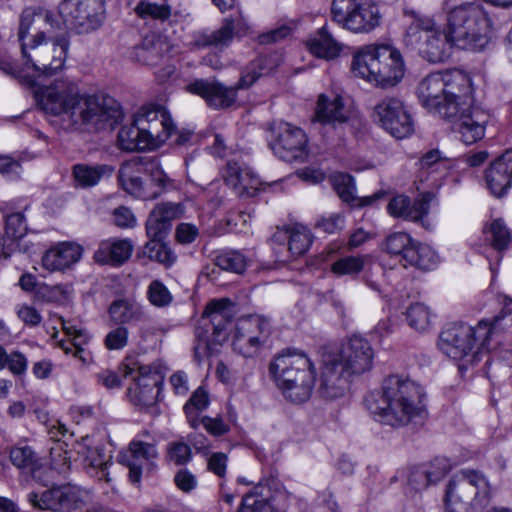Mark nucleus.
I'll use <instances>...</instances> for the list:
<instances>
[{"label":"nucleus","mask_w":512,"mask_h":512,"mask_svg":"<svg viewBox=\"0 0 512 512\" xmlns=\"http://www.w3.org/2000/svg\"><path fill=\"white\" fill-rule=\"evenodd\" d=\"M497 317H506V319L502 321V327L497 335L491 337L490 348L487 351L494 352L501 361L512 367V336L510 334L502 335L506 327H512V303L505 307L502 315Z\"/></svg>","instance_id":"40"},{"label":"nucleus","mask_w":512,"mask_h":512,"mask_svg":"<svg viewBox=\"0 0 512 512\" xmlns=\"http://www.w3.org/2000/svg\"><path fill=\"white\" fill-rule=\"evenodd\" d=\"M23 64L39 76L64 69L70 40L66 27L50 10L25 9L18 29Z\"/></svg>","instance_id":"2"},{"label":"nucleus","mask_w":512,"mask_h":512,"mask_svg":"<svg viewBox=\"0 0 512 512\" xmlns=\"http://www.w3.org/2000/svg\"><path fill=\"white\" fill-rule=\"evenodd\" d=\"M184 213L180 203L160 202L150 211L146 220L147 237L167 235L172 227V222L179 219Z\"/></svg>","instance_id":"25"},{"label":"nucleus","mask_w":512,"mask_h":512,"mask_svg":"<svg viewBox=\"0 0 512 512\" xmlns=\"http://www.w3.org/2000/svg\"><path fill=\"white\" fill-rule=\"evenodd\" d=\"M230 301L219 299L211 301L202 316L201 326L196 329L199 340L195 353L212 349V344H221L227 339V326L231 322Z\"/></svg>","instance_id":"12"},{"label":"nucleus","mask_w":512,"mask_h":512,"mask_svg":"<svg viewBox=\"0 0 512 512\" xmlns=\"http://www.w3.org/2000/svg\"><path fill=\"white\" fill-rule=\"evenodd\" d=\"M114 167L108 164L90 165L78 163L72 167V177L76 187L83 189L98 185L102 179L109 178Z\"/></svg>","instance_id":"37"},{"label":"nucleus","mask_w":512,"mask_h":512,"mask_svg":"<svg viewBox=\"0 0 512 512\" xmlns=\"http://www.w3.org/2000/svg\"><path fill=\"white\" fill-rule=\"evenodd\" d=\"M146 174L149 175V181L145 182V201L154 200L174 188L173 180L164 172L156 158L147 157Z\"/></svg>","instance_id":"35"},{"label":"nucleus","mask_w":512,"mask_h":512,"mask_svg":"<svg viewBox=\"0 0 512 512\" xmlns=\"http://www.w3.org/2000/svg\"><path fill=\"white\" fill-rule=\"evenodd\" d=\"M352 375L342 369L340 363L329 356L325 360L319 381L320 397L333 400L346 394Z\"/></svg>","instance_id":"24"},{"label":"nucleus","mask_w":512,"mask_h":512,"mask_svg":"<svg viewBox=\"0 0 512 512\" xmlns=\"http://www.w3.org/2000/svg\"><path fill=\"white\" fill-rule=\"evenodd\" d=\"M492 489L487 477L480 471L464 469L449 481L446 490L447 512H476L486 507Z\"/></svg>","instance_id":"8"},{"label":"nucleus","mask_w":512,"mask_h":512,"mask_svg":"<svg viewBox=\"0 0 512 512\" xmlns=\"http://www.w3.org/2000/svg\"><path fill=\"white\" fill-rule=\"evenodd\" d=\"M486 240L497 252L507 249L512 243V234L502 219H494L484 228Z\"/></svg>","instance_id":"44"},{"label":"nucleus","mask_w":512,"mask_h":512,"mask_svg":"<svg viewBox=\"0 0 512 512\" xmlns=\"http://www.w3.org/2000/svg\"><path fill=\"white\" fill-rule=\"evenodd\" d=\"M0 173L10 180H17L22 173L21 164L10 156L1 155Z\"/></svg>","instance_id":"61"},{"label":"nucleus","mask_w":512,"mask_h":512,"mask_svg":"<svg viewBox=\"0 0 512 512\" xmlns=\"http://www.w3.org/2000/svg\"><path fill=\"white\" fill-rule=\"evenodd\" d=\"M446 27L455 47L477 51L489 42L492 20L479 3H464L448 10Z\"/></svg>","instance_id":"7"},{"label":"nucleus","mask_w":512,"mask_h":512,"mask_svg":"<svg viewBox=\"0 0 512 512\" xmlns=\"http://www.w3.org/2000/svg\"><path fill=\"white\" fill-rule=\"evenodd\" d=\"M374 349L370 342L360 335L351 336L338 353L331 355L349 374L361 375L373 366Z\"/></svg>","instance_id":"19"},{"label":"nucleus","mask_w":512,"mask_h":512,"mask_svg":"<svg viewBox=\"0 0 512 512\" xmlns=\"http://www.w3.org/2000/svg\"><path fill=\"white\" fill-rule=\"evenodd\" d=\"M273 240L277 242H288V250L293 257L303 255L312 243L310 231L299 224L289 226L285 229L278 230L273 235Z\"/></svg>","instance_id":"38"},{"label":"nucleus","mask_w":512,"mask_h":512,"mask_svg":"<svg viewBox=\"0 0 512 512\" xmlns=\"http://www.w3.org/2000/svg\"><path fill=\"white\" fill-rule=\"evenodd\" d=\"M168 458L176 465H183L191 459V448L184 442L171 443L168 449Z\"/></svg>","instance_id":"59"},{"label":"nucleus","mask_w":512,"mask_h":512,"mask_svg":"<svg viewBox=\"0 0 512 512\" xmlns=\"http://www.w3.org/2000/svg\"><path fill=\"white\" fill-rule=\"evenodd\" d=\"M10 460L17 468L29 472H34L40 467L37 454L28 445L14 446L10 451Z\"/></svg>","instance_id":"49"},{"label":"nucleus","mask_w":512,"mask_h":512,"mask_svg":"<svg viewBox=\"0 0 512 512\" xmlns=\"http://www.w3.org/2000/svg\"><path fill=\"white\" fill-rule=\"evenodd\" d=\"M415 243V240L405 232H394L386 237L382 244V249L392 256H401V261L405 263L406 255Z\"/></svg>","instance_id":"48"},{"label":"nucleus","mask_w":512,"mask_h":512,"mask_svg":"<svg viewBox=\"0 0 512 512\" xmlns=\"http://www.w3.org/2000/svg\"><path fill=\"white\" fill-rule=\"evenodd\" d=\"M269 371L287 401L302 404L310 399L315 385V367L305 353L283 352L272 360Z\"/></svg>","instance_id":"5"},{"label":"nucleus","mask_w":512,"mask_h":512,"mask_svg":"<svg viewBox=\"0 0 512 512\" xmlns=\"http://www.w3.org/2000/svg\"><path fill=\"white\" fill-rule=\"evenodd\" d=\"M333 189L343 202L355 207H363L374 204L384 197L383 192H376L370 196L358 198L355 195L356 187L353 178L345 173L333 174L330 178Z\"/></svg>","instance_id":"33"},{"label":"nucleus","mask_w":512,"mask_h":512,"mask_svg":"<svg viewBox=\"0 0 512 512\" xmlns=\"http://www.w3.org/2000/svg\"><path fill=\"white\" fill-rule=\"evenodd\" d=\"M147 157H134L125 161L118 171V182L121 188L131 196L144 200L145 182L141 175L146 173Z\"/></svg>","instance_id":"26"},{"label":"nucleus","mask_w":512,"mask_h":512,"mask_svg":"<svg viewBox=\"0 0 512 512\" xmlns=\"http://www.w3.org/2000/svg\"><path fill=\"white\" fill-rule=\"evenodd\" d=\"M114 223L121 228H132L136 225V217L130 208L121 206L113 212Z\"/></svg>","instance_id":"63"},{"label":"nucleus","mask_w":512,"mask_h":512,"mask_svg":"<svg viewBox=\"0 0 512 512\" xmlns=\"http://www.w3.org/2000/svg\"><path fill=\"white\" fill-rule=\"evenodd\" d=\"M86 491L72 484L54 486L41 493L30 492L28 502L39 510L51 512H70L82 506Z\"/></svg>","instance_id":"16"},{"label":"nucleus","mask_w":512,"mask_h":512,"mask_svg":"<svg viewBox=\"0 0 512 512\" xmlns=\"http://www.w3.org/2000/svg\"><path fill=\"white\" fill-rule=\"evenodd\" d=\"M405 43L431 63L444 62L449 58L451 48L454 46L452 40L448 38L447 27L442 32L430 17L414 19L407 29Z\"/></svg>","instance_id":"9"},{"label":"nucleus","mask_w":512,"mask_h":512,"mask_svg":"<svg viewBox=\"0 0 512 512\" xmlns=\"http://www.w3.org/2000/svg\"><path fill=\"white\" fill-rule=\"evenodd\" d=\"M444 84L442 118H451L473 105L471 80L466 73L459 70L444 71Z\"/></svg>","instance_id":"18"},{"label":"nucleus","mask_w":512,"mask_h":512,"mask_svg":"<svg viewBox=\"0 0 512 512\" xmlns=\"http://www.w3.org/2000/svg\"><path fill=\"white\" fill-rule=\"evenodd\" d=\"M129 331L124 326H118L105 336L104 345L108 350H121L128 344Z\"/></svg>","instance_id":"58"},{"label":"nucleus","mask_w":512,"mask_h":512,"mask_svg":"<svg viewBox=\"0 0 512 512\" xmlns=\"http://www.w3.org/2000/svg\"><path fill=\"white\" fill-rule=\"evenodd\" d=\"M409 485L415 490L425 489L434 480L427 467H416L411 470L408 477Z\"/></svg>","instance_id":"60"},{"label":"nucleus","mask_w":512,"mask_h":512,"mask_svg":"<svg viewBox=\"0 0 512 512\" xmlns=\"http://www.w3.org/2000/svg\"><path fill=\"white\" fill-rule=\"evenodd\" d=\"M5 218V233L12 238H21L27 232L26 219L23 213L15 212L6 214Z\"/></svg>","instance_id":"56"},{"label":"nucleus","mask_w":512,"mask_h":512,"mask_svg":"<svg viewBox=\"0 0 512 512\" xmlns=\"http://www.w3.org/2000/svg\"><path fill=\"white\" fill-rule=\"evenodd\" d=\"M406 318L411 328L423 332L431 326L432 314L426 305L414 303L408 307Z\"/></svg>","instance_id":"52"},{"label":"nucleus","mask_w":512,"mask_h":512,"mask_svg":"<svg viewBox=\"0 0 512 512\" xmlns=\"http://www.w3.org/2000/svg\"><path fill=\"white\" fill-rule=\"evenodd\" d=\"M333 20L353 33H369L379 26L381 13L373 0H333Z\"/></svg>","instance_id":"11"},{"label":"nucleus","mask_w":512,"mask_h":512,"mask_svg":"<svg viewBox=\"0 0 512 512\" xmlns=\"http://www.w3.org/2000/svg\"><path fill=\"white\" fill-rule=\"evenodd\" d=\"M438 263L439 256L431 246L415 241L412 249L406 255V261L403 266L409 265L428 271L436 268Z\"/></svg>","instance_id":"43"},{"label":"nucleus","mask_w":512,"mask_h":512,"mask_svg":"<svg viewBox=\"0 0 512 512\" xmlns=\"http://www.w3.org/2000/svg\"><path fill=\"white\" fill-rule=\"evenodd\" d=\"M506 317H495L493 321L481 320L473 327L464 323L454 324L439 336L438 346L448 357L473 364L479 354L490 348L491 337L496 336Z\"/></svg>","instance_id":"4"},{"label":"nucleus","mask_w":512,"mask_h":512,"mask_svg":"<svg viewBox=\"0 0 512 512\" xmlns=\"http://www.w3.org/2000/svg\"><path fill=\"white\" fill-rule=\"evenodd\" d=\"M365 266V256L348 255L336 259L330 267L331 272L337 277H357Z\"/></svg>","instance_id":"46"},{"label":"nucleus","mask_w":512,"mask_h":512,"mask_svg":"<svg viewBox=\"0 0 512 512\" xmlns=\"http://www.w3.org/2000/svg\"><path fill=\"white\" fill-rule=\"evenodd\" d=\"M222 177L239 195H252L260 184L258 177L250 169L237 162H228L222 170Z\"/></svg>","instance_id":"31"},{"label":"nucleus","mask_w":512,"mask_h":512,"mask_svg":"<svg viewBox=\"0 0 512 512\" xmlns=\"http://www.w3.org/2000/svg\"><path fill=\"white\" fill-rule=\"evenodd\" d=\"M486 184L496 197L506 194L512 185V151L505 152L486 170Z\"/></svg>","instance_id":"29"},{"label":"nucleus","mask_w":512,"mask_h":512,"mask_svg":"<svg viewBox=\"0 0 512 512\" xmlns=\"http://www.w3.org/2000/svg\"><path fill=\"white\" fill-rule=\"evenodd\" d=\"M81 254L79 245L60 243L46 251L42 257V266L50 272L62 271L79 261Z\"/></svg>","instance_id":"32"},{"label":"nucleus","mask_w":512,"mask_h":512,"mask_svg":"<svg viewBox=\"0 0 512 512\" xmlns=\"http://www.w3.org/2000/svg\"><path fill=\"white\" fill-rule=\"evenodd\" d=\"M135 123L140 126L147 150L162 146L174 131L169 113L160 106H143L135 114Z\"/></svg>","instance_id":"15"},{"label":"nucleus","mask_w":512,"mask_h":512,"mask_svg":"<svg viewBox=\"0 0 512 512\" xmlns=\"http://www.w3.org/2000/svg\"><path fill=\"white\" fill-rule=\"evenodd\" d=\"M124 377H133L134 384L128 393L131 402L144 409H155L163 378L152 367L137 363L123 365Z\"/></svg>","instance_id":"13"},{"label":"nucleus","mask_w":512,"mask_h":512,"mask_svg":"<svg viewBox=\"0 0 512 512\" xmlns=\"http://www.w3.org/2000/svg\"><path fill=\"white\" fill-rule=\"evenodd\" d=\"M109 314L113 321L120 324L140 321L144 312L140 305L127 300H118L111 304Z\"/></svg>","instance_id":"45"},{"label":"nucleus","mask_w":512,"mask_h":512,"mask_svg":"<svg viewBox=\"0 0 512 512\" xmlns=\"http://www.w3.org/2000/svg\"><path fill=\"white\" fill-rule=\"evenodd\" d=\"M432 199L430 192L420 194L413 203L409 197L398 195L390 200L388 211L393 217L419 222L428 215Z\"/></svg>","instance_id":"27"},{"label":"nucleus","mask_w":512,"mask_h":512,"mask_svg":"<svg viewBox=\"0 0 512 512\" xmlns=\"http://www.w3.org/2000/svg\"><path fill=\"white\" fill-rule=\"evenodd\" d=\"M444 93V72L430 73L419 82L416 90L421 105L439 116H441Z\"/></svg>","instance_id":"30"},{"label":"nucleus","mask_w":512,"mask_h":512,"mask_svg":"<svg viewBox=\"0 0 512 512\" xmlns=\"http://www.w3.org/2000/svg\"><path fill=\"white\" fill-rule=\"evenodd\" d=\"M38 107L49 116L58 117L70 130L82 126L102 129L121 117L120 104L112 97L82 93L70 77L56 78L34 93Z\"/></svg>","instance_id":"1"},{"label":"nucleus","mask_w":512,"mask_h":512,"mask_svg":"<svg viewBox=\"0 0 512 512\" xmlns=\"http://www.w3.org/2000/svg\"><path fill=\"white\" fill-rule=\"evenodd\" d=\"M170 51L166 39L151 35L146 36L134 49V58L141 64L155 67L160 64Z\"/></svg>","instance_id":"34"},{"label":"nucleus","mask_w":512,"mask_h":512,"mask_svg":"<svg viewBox=\"0 0 512 512\" xmlns=\"http://www.w3.org/2000/svg\"><path fill=\"white\" fill-rule=\"evenodd\" d=\"M166 235L148 237L149 240L138 252V258L141 260L154 261L165 267H170L176 261V255L171 248L163 241Z\"/></svg>","instance_id":"41"},{"label":"nucleus","mask_w":512,"mask_h":512,"mask_svg":"<svg viewBox=\"0 0 512 512\" xmlns=\"http://www.w3.org/2000/svg\"><path fill=\"white\" fill-rule=\"evenodd\" d=\"M133 252V244L130 240H114L102 243L95 252L96 262L119 266L126 262Z\"/></svg>","instance_id":"39"},{"label":"nucleus","mask_w":512,"mask_h":512,"mask_svg":"<svg viewBox=\"0 0 512 512\" xmlns=\"http://www.w3.org/2000/svg\"><path fill=\"white\" fill-rule=\"evenodd\" d=\"M58 12L65 26L68 22L78 33H88L100 27L105 15L104 0H61Z\"/></svg>","instance_id":"14"},{"label":"nucleus","mask_w":512,"mask_h":512,"mask_svg":"<svg viewBox=\"0 0 512 512\" xmlns=\"http://www.w3.org/2000/svg\"><path fill=\"white\" fill-rule=\"evenodd\" d=\"M343 226V218L339 214L321 216L317 219L315 227L325 233L333 234Z\"/></svg>","instance_id":"62"},{"label":"nucleus","mask_w":512,"mask_h":512,"mask_svg":"<svg viewBox=\"0 0 512 512\" xmlns=\"http://www.w3.org/2000/svg\"><path fill=\"white\" fill-rule=\"evenodd\" d=\"M232 42V22L223 20L222 25L215 31H197L192 35L190 45L196 49L214 47L222 50Z\"/></svg>","instance_id":"36"},{"label":"nucleus","mask_w":512,"mask_h":512,"mask_svg":"<svg viewBox=\"0 0 512 512\" xmlns=\"http://www.w3.org/2000/svg\"><path fill=\"white\" fill-rule=\"evenodd\" d=\"M374 120L390 135L397 139L409 137L414 131V121L403 101L386 97L374 107Z\"/></svg>","instance_id":"17"},{"label":"nucleus","mask_w":512,"mask_h":512,"mask_svg":"<svg viewBox=\"0 0 512 512\" xmlns=\"http://www.w3.org/2000/svg\"><path fill=\"white\" fill-rule=\"evenodd\" d=\"M309 51L318 58L334 59L340 54L342 45L336 41L325 27L319 29L307 42Z\"/></svg>","instance_id":"42"},{"label":"nucleus","mask_w":512,"mask_h":512,"mask_svg":"<svg viewBox=\"0 0 512 512\" xmlns=\"http://www.w3.org/2000/svg\"><path fill=\"white\" fill-rule=\"evenodd\" d=\"M352 71L355 76L386 88L400 82L405 66L396 48L388 44H372L364 46L354 55Z\"/></svg>","instance_id":"6"},{"label":"nucleus","mask_w":512,"mask_h":512,"mask_svg":"<svg viewBox=\"0 0 512 512\" xmlns=\"http://www.w3.org/2000/svg\"><path fill=\"white\" fill-rule=\"evenodd\" d=\"M269 322L260 316H249L238 320L233 335V349L244 357L253 356L268 337Z\"/></svg>","instance_id":"20"},{"label":"nucleus","mask_w":512,"mask_h":512,"mask_svg":"<svg viewBox=\"0 0 512 512\" xmlns=\"http://www.w3.org/2000/svg\"><path fill=\"white\" fill-rule=\"evenodd\" d=\"M446 119L452 122L453 130L459 135L460 141L472 145L484 137L489 115L480 107L471 105Z\"/></svg>","instance_id":"23"},{"label":"nucleus","mask_w":512,"mask_h":512,"mask_svg":"<svg viewBox=\"0 0 512 512\" xmlns=\"http://www.w3.org/2000/svg\"><path fill=\"white\" fill-rule=\"evenodd\" d=\"M215 264L223 270L240 274L245 270L247 263L242 253L228 250L222 251L216 256Z\"/></svg>","instance_id":"53"},{"label":"nucleus","mask_w":512,"mask_h":512,"mask_svg":"<svg viewBox=\"0 0 512 512\" xmlns=\"http://www.w3.org/2000/svg\"><path fill=\"white\" fill-rule=\"evenodd\" d=\"M91 440L86 437L78 444V453L83 455L85 461L92 467L100 468L102 476L107 482H110L109 473L106 472L107 461L105 456L98 448H91Z\"/></svg>","instance_id":"51"},{"label":"nucleus","mask_w":512,"mask_h":512,"mask_svg":"<svg viewBox=\"0 0 512 512\" xmlns=\"http://www.w3.org/2000/svg\"><path fill=\"white\" fill-rule=\"evenodd\" d=\"M90 339L89 335H85L83 339L71 342H61L60 347L66 354H71L75 358L79 359L84 364L91 361L92 357L89 351H87L83 345L86 344Z\"/></svg>","instance_id":"57"},{"label":"nucleus","mask_w":512,"mask_h":512,"mask_svg":"<svg viewBox=\"0 0 512 512\" xmlns=\"http://www.w3.org/2000/svg\"><path fill=\"white\" fill-rule=\"evenodd\" d=\"M136 14L143 18L164 21L171 15V7L168 4H157L148 1H140L135 7Z\"/></svg>","instance_id":"54"},{"label":"nucleus","mask_w":512,"mask_h":512,"mask_svg":"<svg viewBox=\"0 0 512 512\" xmlns=\"http://www.w3.org/2000/svg\"><path fill=\"white\" fill-rule=\"evenodd\" d=\"M424 390L408 377L390 375L382 386V392L372 393L366 398L367 408L379 421L390 426H402L423 418Z\"/></svg>","instance_id":"3"},{"label":"nucleus","mask_w":512,"mask_h":512,"mask_svg":"<svg viewBox=\"0 0 512 512\" xmlns=\"http://www.w3.org/2000/svg\"><path fill=\"white\" fill-rule=\"evenodd\" d=\"M118 146L125 151L147 150L140 126L135 118L130 125H124L118 132Z\"/></svg>","instance_id":"47"},{"label":"nucleus","mask_w":512,"mask_h":512,"mask_svg":"<svg viewBox=\"0 0 512 512\" xmlns=\"http://www.w3.org/2000/svg\"><path fill=\"white\" fill-rule=\"evenodd\" d=\"M147 295L150 303L156 307L168 306L173 299L168 288L159 280L150 283Z\"/></svg>","instance_id":"55"},{"label":"nucleus","mask_w":512,"mask_h":512,"mask_svg":"<svg viewBox=\"0 0 512 512\" xmlns=\"http://www.w3.org/2000/svg\"><path fill=\"white\" fill-rule=\"evenodd\" d=\"M157 458L158 450L155 444L134 439L126 450L118 454L117 461L129 469L130 482L139 484L143 469L153 466Z\"/></svg>","instance_id":"22"},{"label":"nucleus","mask_w":512,"mask_h":512,"mask_svg":"<svg viewBox=\"0 0 512 512\" xmlns=\"http://www.w3.org/2000/svg\"><path fill=\"white\" fill-rule=\"evenodd\" d=\"M10 372L14 375H22L26 372L28 361L20 352H12L7 356V363Z\"/></svg>","instance_id":"64"},{"label":"nucleus","mask_w":512,"mask_h":512,"mask_svg":"<svg viewBox=\"0 0 512 512\" xmlns=\"http://www.w3.org/2000/svg\"><path fill=\"white\" fill-rule=\"evenodd\" d=\"M265 57L253 61L244 72L236 87H226L215 79H197L187 86V91L202 97L210 107L215 109L231 106L236 100L237 89L249 88L262 74L271 70L264 65Z\"/></svg>","instance_id":"10"},{"label":"nucleus","mask_w":512,"mask_h":512,"mask_svg":"<svg viewBox=\"0 0 512 512\" xmlns=\"http://www.w3.org/2000/svg\"><path fill=\"white\" fill-rule=\"evenodd\" d=\"M274 133L275 139L270 145L277 157L287 162L302 161L306 157L307 137L302 129L281 122Z\"/></svg>","instance_id":"21"},{"label":"nucleus","mask_w":512,"mask_h":512,"mask_svg":"<svg viewBox=\"0 0 512 512\" xmlns=\"http://www.w3.org/2000/svg\"><path fill=\"white\" fill-rule=\"evenodd\" d=\"M209 405L208 393L199 387L193 392L190 399L184 405V411L188 422L192 427H197L199 424L198 416L204 411Z\"/></svg>","instance_id":"50"},{"label":"nucleus","mask_w":512,"mask_h":512,"mask_svg":"<svg viewBox=\"0 0 512 512\" xmlns=\"http://www.w3.org/2000/svg\"><path fill=\"white\" fill-rule=\"evenodd\" d=\"M351 119V112L345 108L341 96L329 98L321 94L316 102L312 121L323 125L336 126L347 123Z\"/></svg>","instance_id":"28"}]
</instances>
